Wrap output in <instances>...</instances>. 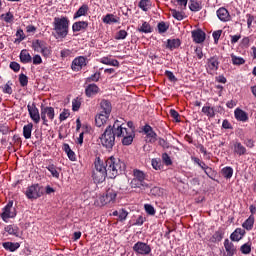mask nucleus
I'll return each instance as SVG.
<instances>
[{
  "mask_svg": "<svg viewBox=\"0 0 256 256\" xmlns=\"http://www.w3.org/2000/svg\"><path fill=\"white\" fill-rule=\"evenodd\" d=\"M31 54L27 50H22L20 53V61L21 63H31L32 61Z\"/></svg>",
  "mask_w": 256,
  "mask_h": 256,
  "instance_id": "c9c22d12",
  "label": "nucleus"
},
{
  "mask_svg": "<svg viewBox=\"0 0 256 256\" xmlns=\"http://www.w3.org/2000/svg\"><path fill=\"white\" fill-rule=\"evenodd\" d=\"M233 65H245V59L231 55Z\"/></svg>",
  "mask_w": 256,
  "mask_h": 256,
  "instance_id": "8fccbe9b",
  "label": "nucleus"
},
{
  "mask_svg": "<svg viewBox=\"0 0 256 256\" xmlns=\"http://www.w3.org/2000/svg\"><path fill=\"white\" fill-rule=\"evenodd\" d=\"M133 251L136 252L137 255H149V253H151V246L145 242H137L133 246Z\"/></svg>",
  "mask_w": 256,
  "mask_h": 256,
  "instance_id": "1a4fd4ad",
  "label": "nucleus"
},
{
  "mask_svg": "<svg viewBox=\"0 0 256 256\" xmlns=\"http://www.w3.org/2000/svg\"><path fill=\"white\" fill-rule=\"evenodd\" d=\"M88 11H89V6L87 4H83L74 14V19H79V17H83L87 15Z\"/></svg>",
  "mask_w": 256,
  "mask_h": 256,
  "instance_id": "2f4dec72",
  "label": "nucleus"
},
{
  "mask_svg": "<svg viewBox=\"0 0 256 256\" xmlns=\"http://www.w3.org/2000/svg\"><path fill=\"white\" fill-rule=\"evenodd\" d=\"M100 107V113H106V115H111V102H109L108 100H102L100 103Z\"/></svg>",
  "mask_w": 256,
  "mask_h": 256,
  "instance_id": "c85d7f7f",
  "label": "nucleus"
},
{
  "mask_svg": "<svg viewBox=\"0 0 256 256\" xmlns=\"http://www.w3.org/2000/svg\"><path fill=\"white\" fill-rule=\"evenodd\" d=\"M240 251L243 255H249V253H251V245H249L248 243L243 244L240 247Z\"/></svg>",
  "mask_w": 256,
  "mask_h": 256,
  "instance_id": "5fc2aeb1",
  "label": "nucleus"
},
{
  "mask_svg": "<svg viewBox=\"0 0 256 256\" xmlns=\"http://www.w3.org/2000/svg\"><path fill=\"white\" fill-rule=\"evenodd\" d=\"M162 161L167 166L173 165V161H171V157L167 153L162 154Z\"/></svg>",
  "mask_w": 256,
  "mask_h": 256,
  "instance_id": "680f3d73",
  "label": "nucleus"
},
{
  "mask_svg": "<svg viewBox=\"0 0 256 256\" xmlns=\"http://www.w3.org/2000/svg\"><path fill=\"white\" fill-rule=\"evenodd\" d=\"M25 195L27 199H39V197L43 195V190H41V186H39V184H34L27 188Z\"/></svg>",
  "mask_w": 256,
  "mask_h": 256,
  "instance_id": "0eeeda50",
  "label": "nucleus"
},
{
  "mask_svg": "<svg viewBox=\"0 0 256 256\" xmlns=\"http://www.w3.org/2000/svg\"><path fill=\"white\" fill-rule=\"evenodd\" d=\"M234 115L237 121H242L243 123H245L246 121H249V115L247 114V112L241 110V108H237L234 111Z\"/></svg>",
  "mask_w": 256,
  "mask_h": 256,
  "instance_id": "4be33fe9",
  "label": "nucleus"
},
{
  "mask_svg": "<svg viewBox=\"0 0 256 256\" xmlns=\"http://www.w3.org/2000/svg\"><path fill=\"white\" fill-rule=\"evenodd\" d=\"M150 194H152L154 197H161V195H163V190L155 186L150 190Z\"/></svg>",
  "mask_w": 256,
  "mask_h": 256,
  "instance_id": "864d4df0",
  "label": "nucleus"
},
{
  "mask_svg": "<svg viewBox=\"0 0 256 256\" xmlns=\"http://www.w3.org/2000/svg\"><path fill=\"white\" fill-rule=\"evenodd\" d=\"M99 79H101V73L96 72L93 75H91L90 77L87 78V83H97V81H99Z\"/></svg>",
  "mask_w": 256,
  "mask_h": 256,
  "instance_id": "09e8293b",
  "label": "nucleus"
},
{
  "mask_svg": "<svg viewBox=\"0 0 256 256\" xmlns=\"http://www.w3.org/2000/svg\"><path fill=\"white\" fill-rule=\"evenodd\" d=\"M16 37H18L15 40V43H21L25 39V33L23 32V29H18L16 32Z\"/></svg>",
  "mask_w": 256,
  "mask_h": 256,
  "instance_id": "6e6d98bb",
  "label": "nucleus"
},
{
  "mask_svg": "<svg viewBox=\"0 0 256 256\" xmlns=\"http://www.w3.org/2000/svg\"><path fill=\"white\" fill-rule=\"evenodd\" d=\"M207 66L210 71H217L219 69V56H212L207 60Z\"/></svg>",
  "mask_w": 256,
  "mask_h": 256,
  "instance_id": "412c9836",
  "label": "nucleus"
},
{
  "mask_svg": "<svg viewBox=\"0 0 256 256\" xmlns=\"http://www.w3.org/2000/svg\"><path fill=\"white\" fill-rule=\"evenodd\" d=\"M127 38V31L125 30H120L116 33V36H115V39L117 41H121L123 39H126Z\"/></svg>",
  "mask_w": 256,
  "mask_h": 256,
  "instance_id": "4d7b16f0",
  "label": "nucleus"
},
{
  "mask_svg": "<svg viewBox=\"0 0 256 256\" xmlns=\"http://www.w3.org/2000/svg\"><path fill=\"white\" fill-rule=\"evenodd\" d=\"M169 29V26L165 22L158 23V31L159 33H166Z\"/></svg>",
  "mask_w": 256,
  "mask_h": 256,
  "instance_id": "0e129e2a",
  "label": "nucleus"
},
{
  "mask_svg": "<svg viewBox=\"0 0 256 256\" xmlns=\"http://www.w3.org/2000/svg\"><path fill=\"white\" fill-rule=\"evenodd\" d=\"M106 167L108 171V178L115 179L118 175H121L126 169L125 162L121 159L111 156L106 160Z\"/></svg>",
  "mask_w": 256,
  "mask_h": 256,
  "instance_id": "f257e3e1",
  "label": "nucleus"
},
{
  "mask_svg": "<svg viewBox=\"0 0 256 256\" xmlns=\"http://www.w3.org/2000/svg\"><path fill=\"white\" fill-rule=\"evenodd\" d=\"M107 177H109V174H105V172H99V171L93 170L92 178L94 182L103 183V181H105Z\"/></svg>",
  "mask_w": 256,
  "mask_h": 256,
  "instance_id": "393cba45",
  "label": "nucleus"
},
{
  "mask_svg": "<svg viewBox=\"0 0 256 256\" xmlns=\"http://www.w3.org/2000/svg\"><path fill=\"white\" fill-rule=\"evenodd\" d=\"M110 114H106L104 112H100L95 117L96 127H103L107 123V119H109Z\"/></svg>",
  "mask_w": 256,
  "mask_h": 256,
  "instance_id": "6ab92c4d",
  "label": "nucleus"
},
{
  "mask_svg": "<svg viewBox=\"0 0 256 256\" xmlns=\"http://www.w3.org/2000/svg\"><path fill=\"white\" fill-rule=\"evenodd\" d=\"M79 109H81V101L79 98H76L72 101V110L79 111Z\"/></svg>",
  "mask_w": 256,
  "mask_h": 256,
  "instance_id": "bf43d9fd",
  "label": "nucleus"
},
{
  "mask_svg": "<svg viewBox=\"0 0 256 256\" xmlns=\"http://www.w3.org/2000/svg\"><path fill=\"white\" fill-rule=\"evenodd\" d=\"M46 169L51 173L52 177L59 179V171L57 170V166H55V164H49Z\"/></svg>",
  "mask_w": 256,
  "mask_h": 256,
  "instance_id": "79ce46f5",
  "label": "nucleus"
},
{
  "mask_svg": "<svg viewBox=\"0 0 256 256\" xmlns=\"http://www.w3.org/2000/svg\"><path fill=\"white\" fill-rule=\"evenodd\" d=\"M133 179L130 182L132 189H141L145 191V189H149V184L145 182V172L134 169L133 170Z\"/></svg>",
  "mask_w": 256,
  "mask_h": 256,
  "instance_id": "7ed1b4c3",
  "label": "nucleus"
},
{
  "mask_svg": "<svg viewBox=\"0 0 256 256\" xmlns=\"http://www.w3.org/2000/svg\"><path fill=\"white\" fill-rule=\"evenodd\" d=\"M181 45V40L179 39H168L167 41V48L168 49H177Z\"/></svg>",
  "mask_w": 256,
  "mask_h": 256,
  "instance_id": "a19ab883",
  "label": "nucleus"
},
{
  "mask_svg": "<svg viewBox=\"0 0 256 256\" xmlns=\"http://www.w3.org/2000/svg\"><path fill=\"white\" fill-rule=\"evenodd\" d=\"M87 27H89V22L78 21L72 25V31L73 33H79V31H86Z\"/></svg>",
  "mask_w": 256,
  "mask_h": 256,
  "instance_id": "aec40b11",
  "label": "nucleus"
},
{
  "mask_svg": "<svg viewBox=\"0 0 256 256\" xmlns=\"http://www.w3.org/2000/svg\"><path fill=\"white\" fill-rule=\"evenodd\" d=\"M83 67H87V57L78 56L72 61V65H71L72 71H81Z\"/></svg>",
  "mask_w": 256,
  "mask_h": 256,
  "instance_id": "9d476101",
  "label": "nucleus"
},
{
  "mask_svg": "<svg viewBox=\"0 0 256 256\" xmlns=\"http://www.w3.org/2000/svg\"><path fill=\"white\" fill-rule=\"evenodd\" d=\"M225 235V232H223V229H218L210 238L211 243H219L223 240V236Z\"/></svg>",
  "mask_w": 256,
  "mask_h": 256,
  "instance_id": "c756f323",
  "label": "nucleus"
},
{
  "mask_svg": "<svg viewBox=\"0 0 256 256\" xmlns=\"http://www.w3.org/2000/svg\"><path fill=\"white\" fill-rule=\"evenodd\" d=\"M165 75L166 77H168L169 81H171L172 83L177 82V77H175V74H173V72L166 70Z\"/></svg>",
  "mask_w": 256,
  "mask_h": 256,
  "instance_id": "69168bd1",
  "label": "nucleus"
},
{
  "mask_svg": "<svg viewBox=\"0 0 256 256\" xmlns=\"http://www.w3.org/2000/svg\"><path fill=\"white\" fill-rule=\"evenodd\" d=\"M32 132H33V123H28L23 127V137L25 139H31Z\"/></svg>",
  "mask_w": 256,
  "mask_h": 256,
  "instance_id": "72a5a7b5",
  "label": "nucleus"
},
{
  "mask_svg": "<svg viewBox=\"0 0 256 256\" xmlns=\"http://www.w3.org/2000/svg\"><path fill=\"white\" fill-rule=\"evenodd\" d=\"M117 199V191L109 188L104 195L100 197L101 205H111Z\"/></svg>",
  "mask_w": 256,
  "mask_h": 256,
  "instance_id": "423d86ee",
  "label": "nucleus"
},
{
  "mask_svg": "<svg viewBox=\"0 0 256 256\" xmlns=\"http://www.w3.org/2000/svg\"><path fill=\"white\" fill-rule=\"evenodd\" d=\"M115 137H117V135L114 134L113 128L109 125L100 137L102 146L106 149H113L115 145Z\"/></svg>",
  "mask_w": 256,
  "mask_h": 256,
  "instance_id": "20e7f679",
  "label": "nucleus"
},
{
  "mask_svg": "<svg viewBox=\"0 0 256 256\" xmlns=\"http://www.w3.org/2000/svg\"><path fill=\"white\" fill-rule=\"evenodd\" d=\"M2 247H4L6 251L13 253L21 247V244H19V242H3Z\"/></svg>",
  "mask_w": 256,
  "mask_h": 256,
  "instance_id": "a878e982",
  "label": "nucleus"
},
{
  "mask_svg": "<svg viewBox=\"0 0 256 256\" xmlns=\"http://www.w3.org/2000/svg\"><path fill=\"white\" fill-rule=\"evenodd\" d=\"M253 225H255V216L250 215L242 224V227L246 229V231H251V229H253Z\"/></svg>",
  "mask_w": 256,
  "mask_h": 256,
  "instance_id": "7c9ffc66",
  "label": "nucleus"
},
{
  "mask_svg": "<svg viewBox=\"0 0 256 256\" xmlns=\"http://www.w3.org/2000/svg\"><path fill=\"white\" fill-rule=\"evenodd\" d=\"M27 108L32 121H34V123L36 124L39 123V121H41V115L39 114V109L37 108V106H35V104H32L28 105Z\"/></svg>",
  "mask_w": 256,
  "mask_h": 256,
  "instance_id": "f8f14e48",
  "label": "nucleus"
},
{
  "mask_svg": "<svg viewBox=\"0 0 256 256\" xmlns=\"http://www.w3.org/2000/svg\"><path fill=\"white\" fill-rule=\"evenodd\" d=\"M70 115H71V112H69V110H67V109H64L60 113L59 120L60 121H65L66 119H69Z\"/></svg>",
  "mask_w": 256,
  "mask_h": 256,
  "instance_id": "13d9d810",
  "label": "nucleus"
},
{
  "mask_svg": "<svg viewBox=\"0 0 256 256\" xmlns=\"http://www.w3.org/2000/svg\"><path fill=\"white\" fill-rule=\"evenodd\" d=\"M111 128L113 133L116 134V137H121V135H124L125 129H127L123 128V118L116 120Z\"/></svg>",
  "mask_w": 256,
  "mask_h": 256,
  "instance_id": "ddd939ff",
  "label": "nucleus"
},
{
  "mask_svg": "<svg viewBox=\"0 0 256 256\" xmlns=\"http://www.w3.org/2000/svg\"><path fill=\"white\" fill-rule=\"evenodd\" d=\"M222 33H223V30H217L213 32L212 37L214 39V43L216 44L219 43V39H221Z\"/></svg>",
  "mask_w": 256,
  "mask_h": 256,
  "instance_id": "052dcab7",
  "label": "nucleus"
},
{
  "mask_svg": "<svg viewBox=\"0 0 256 256\" xmlns=\"http://www.w3.org/2000/svg\"><path fill=\"white\" fill-rule=\"evenodd\" d=\"M94 171H98V173H104L106 175H109V172L107 171V162L103 163L100 157H97L94 162Z\"/></svg>",
  "mask_w": 256,
  "mask_h": 256,
  "instance_id": "4468645a",
  "label": "nucleus"
},
{
  "mask_svg": "<svg viewBox=\"0 0 256 256\" xmlns=\"http://www.w3.org/2000/svg\"><path fill=\"white\" fill-rule=\"evenodd\" d=\"M121 137H123L122 145H131V143H133V138L135 137V132L125 129L124 135H121Z\"/></svg>",
  "mask_w": 256,
  "mask_h": 256,
  "instance_id": "f3484780",
  "label": "nucleus"
},
{
  "mask_svg": "<svg viewBox=\"0 0 256 256\" xmlns=\"http://www.w3.org/2000/svg\"><path fill=\"white\" fill-rule=\"evenodd\" d=\"M221 174L225 179H231L233 177V168L227 166L221 170Z\"/></svg>",
  "mask_w": 256,
  "mask_h": 256,
  "instance_id": "58836bf2",
  "label": "nucleus"
},
{
  "mask_svg": "<svg viewBox=\"0 0 256 256\" xmlns=\"http://www.w3.org/2000/svg\"><path fill=\"white\" fill-rule=\"evenodd\" d=\"M143 131L146 134L147 139H149V143H155V141H157V133L153 131V127H151L149 124L144 126Z\"/></svg>",
  "mask_w": 256,
  "mask_h": 256,
  "instance_id": "2eb2a0df",
  "label": "nucleus"
},
{
  "mask_svg": "<svg viewBox=\"0 0 256 256\" xmlns=\"http://www.w3.org/2000/svg\"><path fill=\"white\" fill-rule=\"evenodd\" d=\"M1 18L4 19L5 23H13V19H15L13 14H11V12H7L6 14H2Z\"/></svg>",
  "mask_w": 256,
  "mask_h": 256,
  "instance_id": "603ef678",
  "label": "nucleus"
},
{
  "mask_svg": "<svg viewBox=\"0 0 256 256\" xmlns=\"http://www.w3.org/2000/svg\"><path fill=\"white\" fill-rule=\"evenodd\" d=\"M53 27L57 37L60 39H65V37L69 35V18L65 16L55 17Z\"/></svg>",
  "mask_w": 256,
  "mask_h": 256,
  "instance_id": "f03ea898",
  "label": "nucleus"
},
{
  "mask_svg": "<svg viewBox=\"0 0 256 256\" xmlns=\"http://www.w3.org/2000/svg\"><path fill=\"white\" fill-rule=\"evenodd\" d=\"M63 151H65V153L67 154L70 161H76L77 160V157L75 156V152H73V150H71V147L69 146V144H64L63 145Z\"/></svg>",
  "mask_w": 256,
  "mask_h": 256,
  "instance_id": "473e14b6",
  "label": "nucleus"
},
{
  "mask_svg": "<svg viewBox=\"0 0 256 256\" xmlns=\"http://www.w3.org/2000/svg\"><path fill=\"white\" fill-rule=\"evenodd\" d=\"M19 83H20L21 87H27V85L29 83V78L27 77V75L20 74L19 75Z\"/></svg>",
  "mask_w": 256,
  "mask_h": 256,
  "instance_id": "3c124183",
  "label": "nucleus"
},
{
  "mask_svg": "<svg viewBox=\"0 0 256 256\" xmlns=\"http://www.w3.org/2000/svg\"><path fill=\"white\" fill-rule=\"evenodd\" d=\"M101 63H103V65H111L112 67H119V62L116 59H110V58L104 57L101 59Z\"/></svg>",
  "mask_w": 256,
  "mask_h": 256,
  "instance_id": "ea45409f",
  "label": "nucleus"
},
{
  "mask_svg": "<svg viewBox=\"0 0 256 256\" xmlns=\"http://www.w3.org/2000/svg\"><path fill=\"white\" fill-rule=\"evenodd\" d=\"M102 21L103 23L110 25V23H119V18L115 17L113 14H107Z\"/></svg>",
  "mask_w": 256,
  "mask_h": 256,
  "instance_id": "4c0bfd02",
  "label": "nucleus"
},
{
  "mask_svg": "<svg viewBox=\"0 0 256 256\" xmlns=\"http://www.w3.org/2000/svg\"><path fill=\"white\" fill-rule=\"evenodd\" d=\"M47 117L50 121L55 119V108L54 107H42L41 108V119L43 121V125H49Z\"/></svg>",
  "mask_w": 256,
  "mask_h": 256,
  "instance_id": "6e6552de",
  "label": "nucleus"
},
{
  "mask_svg": "<svg viewBox=\"0 0 256 256\" xmlns=\"http://www.w3.org/2000/svg\"><path fill=\"white\" fill-rule=\"evenodd\" d=\"M234 153L235 155H239V157L243 155H247V148L241 144V142L234 143Z\"/></svg>",
  "mask_w": 256,
  "mask_h": 256,
  "instance_id": "bb28decb",
  "label": "nucleus"
},
{
  "mask_svg": "<svg viewBox=\"0 0 256 256\" xmlns=\"http://www.w3.org/2000/svg\"><path fill=\"white\" fill-rule=\"evenodd\" d=\"M138 31L140 33H151L153 29L151 28V25L147 22H144L140 28H138Z\"/></svg>",
  "mask_w": 256,
  "mask_h": 256,
  "instance_id": "c03bdc74",
  "label": "nucleus"
},
{
  "mask_svg": "<svg viewBox=\"0 0 256 256\" xmlns=\"http://www.w3.org/2000/svg\"><path fill=\"white\" fill-rule=\"evenodd\" d=\"M32 49L36 51V53H41L43 57H49L51 55V48L45 40H34L32 42Z\"/></svg>",
  "mask_w": 256,
  "mask_h": 256,
  "instance_id": "39448f33",
  "label": "nucleus"
},
{
  "mask_svg": "<svg viewBox=\"0 0 256 256\" xmlns=\"http://www.w3.org/2000/svg\"><path fill=\"white\" fill-rule=\"evenodd\" d=\"M151 163L153 169H155L156 171H161V169L163 168V166L161 165V159L153 158Z\"/></svg>",
  "mask_w": 256,
  "mask_h": 256,
  "instance_id": "49530a36",
  "label": "nucleus"
},
{
  "mask_svg": "<svg viewBox=\"0 0 256 256\" xmlns=\"http://www.w3.org/2000/svg\"><path fill=\"white\" fill-rule=\"evenodd\" d=\"M189 9L190 11H194V12L201 11V4H199V2L197 1L191 0Z\"/></svg>",
  "mask_w": 256,
  "mask_h": 256,
  "instance_id": "a18cd8bd",
  "label": "nucleus"
},
{
  "mask_svg": "<svg viewBox=\"0 0 256 256\" xmlns=\"http://www.w3.org/2000/svg\"><path fill=\"white\" fill-rule=\"evenodd\" d=\"M224 247L226 249L227 256H233L237 253V248H235V245L233 242L229 241V239L224 241Z\"/></svg>",
  "mask_w": 256,
  "mask_h": 256,
  "instance_id": "b1692460",
  "label": "nucleus"
},
{
  "mask_svg": "<svg viewBox=\"0 0 256 256\" xmlns=\"http://www.w3.org/2000/svg\"><path fill=\"white\" fill-rule=\"evenodd\" d=\"M204 172L207 175V177H209L210 179H213V177H215V172H214L213 168H211L209 166L207 168H205Z\"/></svg>",
  "mask_w": 256,
  "mask_h": 256,
  "instance_id": "774afa93",
  "label": "nucleus"
},
{
  "mask_svg": "<svg viewBox=\"0 0 256 256\" xmlns=\"http://www.w3.org/2000/svg\"><path fill=\"white\" fill-rule=\"evenodd\" d=\"M245 235V230L241 228H237L231 235V241H241Z\"/></svg>",
  "mask_w": 256,
  "mask_h": 256,
  "instance_id": "cd10ccee",
  "label": "nucleus"
},
{
  "mask_svg": "<svg viewBox=\"0 0 256 256\" xmlns=\"http://www.w3.org/2000/svg\"><path fill=\"white\" fill-rule=\"evenodd\" d=\"M192 39L195 43H203L206 39V34L201 29L193 30Z\"/></svg>",
  "mask_w": 256,
  "mask_h": 256,
  "instance_id": "a211bd4d",
  "label": "nucleus"
},
{
  "mask_svg": "<svg viewBox=\"0 0 256 256\" xmlns=\"http://www.w3.org/2000/svg\"><path fill=\"white\" fill-rule=\"evenodd\" d=\"M144 209L148 215H155V208L151 204L144 205Z\"/></svg>",
  "mask_w": 256,
  "mask_h": 256,
  "instance_id": "338daca9",
  "label": "nucleus"
},
{
  "mask_svg": "<svg viewBox=\"0 0 256 256\" xmlns=\"http://www.w3.org/2000/svg\"><path fill=\"white\" fill-rule=\"evenodd\" d=\"M202 113H204V115H206L207 117L213 119V117H215V108L211 106H204L202 108Z\"/></svg>",
  "mask_w": 256,
  "mask_h": 256,
  "instance_id": "e433bc0d",
  "label": "nucleus"
},
{
  "mask_svg": "<svg viewBox=\"0 0 256 256\" xmlns=\"http://www.w3.org/2000/svg\"><path fill=\"white\" fill-rule=\"evenodd\" d=\"M216 15L220 21H223V23H227V21L231 19V14H229V10H227L225 7L219 8Z\"/></svg>",
  "mask_w": 256,
  "mask_h": 256,
  "instance_id": "dca6fc26",
  "label": "nucleus"
},
{
  "mask_svg": "<svg viewBox=\"0 0 256 256\" xmlns=\"http://www.w3.org/2000/svg\"><path fill=\"white\" fill-rule=\"evenodd\" d=\"M6 233L9 235H14V237H19V227L15 225H8L5 228Z\"/></svg>",
  "mask_w": 256,
  "mask_h": 256,
  "instance_id": "f704fd0d",
  "label": "nucleus"
},
{
  "mask_svg": "<svg viewBox=\"0 0 256 256\" xmlns=\"http://www.w3.org/2000/svg\"><path fill=\"white\" fill-rule=\"evenodd\" d=\"M99 93V86L97 84H89L85 89L86 97H95Z\"/></svg>",
  "mask_w": 256,
  "mask_h": 256,
  "instance_id": "5701e85b",
  "label": "nucleus"
},
{
  "mask_svg": "<svg viewBox=\"0 0 256 256\" xmlns=\"http://www.w3.org/2000/svg\"><path fill=\"white\" fill-rule=\"evenodd\" d=\"M170 117H172L176 123H181V120L179 119V112H177L175 109L170 110Z\"/></svg>",
  "mask_w": 256,
  "mask_h": 256,
  "instance_id": "e2e57ef3",
  "label": "nucleus"
},
{
  "mask_svg": "<svg viewBox=\"0 0 256 256\" xmlns=\"http://www.w3.org/2000/svg\"><path fill=\"white\" fill-rule=\"evenodd\" d=\"M170 11H171L172 17H174V19H177V21H183V19H184L183 12H179L175 9H171Z\"/></svg>",
  "mask_w": 256,
  "mask_h": 256,
  "instance_id": "de8ad7c7",
  "label": "nucleus"
},
{
  "mask_svg": "<svg viewBox=\"0 0 256 256\" xmlns=\"http://www.w3.org/2000/svg\"><path fill=\"white\" fill-rule=\"evenodd\" d=\"M13 210V201H9L8 204L4 207L1 217L3 221H7V219H11L15 217V212Z\"/></svg>",
  "mask_w": 256,
  "mask_h": 256,
  "instance_id": "9b49d317",
  "label": "nucleus"
},
{
  "mask_svg": "<svg viewBox=\"0 0 256 256\" xmlns=\"http://www.w3.org/2000/svg\"><path fill=\"white\" fill-rule=\"evenodd\" d=\"M138 7L142 9V11H149V9L151 8V1L141 0L138 4Z\"/></svg>",
  "mask_w": 256,
  "mask_h": 256,
  "instance_id": "37998d69",
  "label": "nucleus"
}]
</instances>
